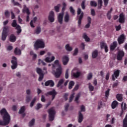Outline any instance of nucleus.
Segmentation results:
<instances>
[{"label": "nucleus", "instance_id": "nucleus-1", "mask_svg": "<svg viewBox=\"0 0 127 127\" xmlns=\"http://www.w3.org/2000/svg\"><path fill=\"white\" fill-rule=\"evenodd\" d=\"M0 114L2 117L4 122L0 121V126H7L10 122V116H9L6 110L4 108H3L0 111Z\"/></svg>", "mask_w": 127, "mask_h": 127}, {"label": "nucleus", "instance_id": "nucleus-2", "mask_svg": "<svg viewBox=\"0 0 127 127\" xmlns=\"http://www.w3.org/2000/svg\"><path fill=\"white\" fill-rule=\"evenodd\" d=\"M56 66L58 67V68L56 69V71H55L54 75L56 78H59L62 73V67L61 66V64H60L59 60H56L54 62V64H53L52 69H55Z\"/></svg>", "mask_w": 127, "mask_h": 127}, {"label": "nucleus", "instance_id": "nucleus-3", "mask_svg": "<svg viewBox=\"0 0 127 127\" xmlns=\"http://www.w3.org/2000/svg\"><path fill=\"white\" fill-rule=\"evenodd\" d=\"M71 75L73 78H79L81 76V71L79 68L75 67L72 70Z\"/></svg>", "mask_w": 127, "mask_h": 127}, {"label": "nucleus", "instance_id": "nucleus-4", "mask_svg": "<svg viewBox=\"0 0 127 127\" xmlns=\"http://www.w3.org/2000/svg\"><path fill=\"white\" fill-rule=\"evenodd\" d=\"M36 49H38V48H44L45 47V44L42 40H38L36 41L34 45Z\"/></svg>", "mask_w": 127, "mask_h": 127}, {"label": "nucleus", "instance_id": "nucleus-5", "mask_svg": "<svg viewBox=\"0 0 127 127\" xmlns=\"http://www.w3.org/2000/svg\"><path fill=\"white\" fill-rule=\"evenodd\" d=\"M49 118L51 122L54 120V116H55V109L54 108H52L48 110Z\"/></svg>", "mask_w": 127, "mask_h": 127}, {"label": "nucleus", "instance_id": "nucleus-6", "mask_svg": "<svg viewBox=\"0 0 127 127\" xmlns=\"http://www.w3.org/2000/svg\"><path fill=\"white\" fill-rule=\"evenodd\" d=\"M78 21V24L79 27H81V22L82 21V18H83V16H84V13L82 11V10L80 8H78L77 9V15L79 16Z\"/></svg>", "mask_w": 127, "mask_h": 127}, {"label": "nucleus", "instance_id": "nucleus-7", "mask_svg": "<svg viewBox=\"0 0 127 127\" xmlns=\"http://www.w3.org/2000/svg\"><path fill=\"white\" fill-rule=\"evenodd\" d=\"M9 27L8 26H4L3 29V32L2 33L1 39L3 41H4L6 39V36H7V32H8V29Z\"/></svg>", "mask_w": 127, "mask_h": 127}, {"label": "nucleus", "instance_id": "nucleus-8", "mask_svg": "<svg viewBox=\"0 0 127 127\" xmlns=\"http://www.w3.org/2000/svg\"><path fill=\"white\" fill-rule=\"evenodd\" d=\"M11 26L12 27H15V29L17 30V33L19 34L21 32V28L20 27V26L17 24L15 20H13V22L11 23Z\"/></svg>", "mask_w": 127, "mask_h": 127}, {"label": "nucleus", "instance_id": "nucleus-9", "mask_svg": "<svg viewBox=\"0 0 127 127\" xmlns=\"http://www.w3.org/2000/svg\"><path fill=\"white\" fill-rule=\"evenodd\" d=\"M36 70L37 73L39 75V77L38 79L39 81H42L44 77V72H43V71H42V69L39 67H37Z\"/></svg>", "mask_w": 127, "mask_h": 127}, {"label": "nucleus", "instance_id": "nucleus-10", "mask_svg": "<svg viewBox=\"0 0 127 127\" xmlns=\"http://www.w3.org/2000/svg\"><path fill=\"white\" fill-rule=\"evenodd\" d=\"M11 63L12 64L11 68L13 70H14V69H16V68L17 67V62L16 61V58L15 57H12Z\"/></svg>", "mask_w": 127, "mask_h": 127}, {"label": "nucleus", "instance_id": "nucleus-11", "mask_svg": "<svg viewBox=\"0 0 127 127\" xmlns=\"http://www.w3.org/2000/svg\"><path fill=\"white\" fill-rule=\"evenodd\" d=\"M56 95H57V93H56V91L54 89L46 94V96H52V101H53L55 99Z\"/></svg>", "mask_w": 127, "mask_h": 127}, {"label": "nucleus", "instance_id": "nucleus-12", "mask_svg": "<svg viewBox=\"0 0 127 127\" xmlns=\"http://www.w3.org/2000/svg\"><path fill=\"white\" fill-rule=\"evenodd\" d=\"M125 56V52L123 51H120L118 53L117 60L121 61L123 60V57Z\"/></svg>", "mask_w": 127, "mask_h": 127}, {"label": "nucleus", "instance_id": "nucleus-13", "mask_svg": "<svg viewBox=\"0 0 127 127\" xmlns=\"http://www.w3.org/2000/svg\"><path fill=\"white\" fill-rule=\"evenodd\" d=\"M64 16V12H62V13H60L58 16V22L60 24H62L63 22V17Z\"/></svg>", "mask_w": 127, "mask_h": 127}, {"label": "nucleus", "instance_id": "nucleus-14", "mask_svg": "<svg viewBox=\"0 0 127 127\" xmlns=\"http://www.w3.org/2000/svg\"><path fill=\"white\" fill-rule=\"evenodd\" d=\"M55 60V57L54 56L50 57H47L44 59V61L46 62L47 63H51V62H53V61Z\"/></svg>", "mask_w": 127, "mask_h": 127}, {"label": "nucleus", "instance_id": "nucleus-15", "mask_svg": "<svg viewBox=\"0 0 127 127\" xmlns=\"http://www.w3.org/2000/svg\"><path fill=\"white\" fill-rule=\"evenodd\" d=\"M54 12L51 11L49 15L48 19L50 22H54Z\"/></svg>", "mask_w": 127, "mask_h": 127}, {"label": "nucleus", "instance_id": "nucleus-16", "mask_svg": "<svg viewBox=\"0 0 127 127\" xmlns=\"http://www.w3.org/2000/svg\"><path fill=\"white\" fill-rule=\"evenodd\" d=\"M119 76H120V70L118 69L115 71L114 74L112 75V80L115 81V80H116V79H117Z\"/></svg>", "mask_w": 127, "mask_h": 127}, {"label": "nucleus", "instance_id": "nucleus-17", "mask_svg": "<svg viewBox=\"0 0 127 127\" xmlns=\"http://www.w3.org/2000/svg\"><path fill=\"white\" fill-rule=\"evenodd\" d=\"M62 61L64 65H67L69 62V57L67 56H64L63 57Z\"/></svg>", "mask_w": 127, "mask_h": 127}, {"label": "nucleus", "instance_id": "nucleus-18", "mask_svg": "<svg viewBox=\"0 0 127 127\" xmlns=\"http://www.w3.org/2000/svg\"><path fill=\"white\" fill-rule=\"evenodd\" d=\"M83 120H84V115L82 114L81 111L78 112V122L80 124L83 122Z\"/></svg>", "mask_w": 127, "mask_h": 127}, {"label": "nucleus", "instance_id": "nucleus-19", "mask_svg": "<svg viewBox=\"0 0 127 127\" xmlns=\"http://www.w3.org/2000/svg\"><path fill=\"white\" fill-rule=\"evenodd\" d=\"M100 46L102 49H105V52L106 53L108 52L109 51V50L108 49V46L107 45V44L104 43V42H101L100 43Z\"/></svg>", "mask_w": 127, "mask_h": 127}, {"label": "nucleus", "instance_id": "nucleus-20", "mask_svg": "<svg viewBox=\"0 0 127 127\" xmlns=\"http://www.w3.org/2000/svg\"><path fill=\"white\" fill-rule=\"evenodd\" d=\"M37 21V17H34L31 20L30 23V26L32 28H34V27H35L34 26V23H35Z\"/></svg>", "mask_w": 127, "mask_h": 127}, {"label": "nucleus", "instance_id": "nucleus-21", "mask_svg": "<svg viewBox=\"0 0 127 127\" xmlns=\"http://www.w3.org/2000/svg\"><path fill=\"white\" fill-rule=\"evenodd\" d=\"M118 40L120 44L124 43V41H125V35H124V34L121 35L120 37L118 38Z\"/></svg>", "mask_w": 127, "mask_h": 127}, {"label": "nucleus", "instance_id": "nucleus-22", "mask_svg": "<svg viewBox=\"0 0 127 127\" xmlns=\"http://www.w3.org/2000/svg\"><path fill=\"white\" fill-rule=\"evenodd\" d=\"M126 18L125 17V15L123 14H120L119 17V22L120 23H124L125 22V20Z\"/></svg>", "mask_w": 127, "mask_h": 127}, {"label": "nucleus", "instance_id": "nucleus-23", "mask_svg": "<svg viewBox=\"0 0 127 127\" xmlns=\"http://www.w3.org/2000/svg\"><path fill=\"white\" fill-rule=\"evenodd\" d=\"M45 86H50V87H54V82H53L52 80H49L45 82Z\"/></svg>", "mask_w": 127, "mask_h": 127}, {"label": "nucleus", "instance_id": "nucleus-24", "mask_svg": "<svg viewBox=\"0 0 127 127\" xmlns=\"http://www.w3.org/2000/svg\"><path fill=\"white\" fill-rule=\"evenodd\" d=\"M23 7L24 8L22 10L23 12V13L26 12L27 13V14H28V15H29V14H30V12L29 11V9H28V8L26 7V5H24Z\"/></svg>", "mask_w": 127, "mask_h": 127}, {"label": "nucleus", "instance_id": "nucleus-25", "mask_svg": "<svg viewBox=\"0 0 127 127\" xmlns=\"http://www.w3.org/2000/svg\"><path fill=\"white\" fill-rule=\"evenodd\" d=\"M117 45H118V43H117V42H114L110 45V50H114L116 48V47H117Z\"/></svg>", "mask_w": 127, "mask_h": 127}, {"label": "nucleus", "instance_id": "nucleus-26", "mask_svg": "<svg viewBox=\"0 0 127 127\" xmlns=\"http://www.w3.org/2000/svg\"><path fill=\"white\" fill-rule=\"evenodd\" d=\"M70 19V17L69 16V14L66 13L64 16V22H69V20Z\"/></svg>", "mask_w": 127, "mask_h": 127}, {"label": "nucleus", "instance_id": "nucleus-27", "mask_svg": "<svg viewBox=\"0 0 127 127\" xmlns=\"http://www.w3.org/2000/svg\"><path fill=\"white\" fill-rule=\"evenodd\" d=\"M9 40L11 42H15L16 37L14 35H11L9 37Z\"/></svg>", "mask_w": 127, "mask_h": 127}, {"label": "nucleus", "instance_id": "nucleus-28", "mask_svg": "<svg viewBox=\"0 0 127 127\" xmlns=\"http://www.w3.org/2000/svg\"><path fill=\"white\" fill-rule=\"evenodd\" d=\"M14 53L16 55H20L21 54V51L19 49L16 48L14 50Z\"/></svg>", "mask_w": 127, "mask_h": 127}, {"label": "nucleus", "instance_id": "nucleus-29", "mask_svg": "<svg viewBox=\"0 0 127 127\" xmlns=\"http://www.w3.org/2000/svg\"><path fill=\"white\" fill-rule=\"evenodd\" d=\"M65 49L66 51H68L69 52L73 50V48H71V47L70 46V45L68 44L65 45Z\"/></svg>", "mask_w": 127, "mask_h": 127}, {"label": "nucleus", "instance_id": "nucleus-30", "mask_svg": "<svg viewBox=\"0 0 127 127\" xmlns=\"http://www.w3.org/2000/svg\"><path fill=\"white\" fill-rule=\"evenodd\" d=\"M118 105H119V103L117 102V101H113L112 104V109H116V108H117V107H118Z\"/></svg>", "mask_w": 127, "mask_h": 127}, {"label": "nucleus", "instance_id": "nucleus-31", "mask_svg": "<svg viewBox=\"0 0 127 127\" xmlns=\"http://www.w3.org/2000/svg\"><path fill=\"white\" fill-rule=\"evenodd\" d=\"M40 32H41V28L40 27H38L34 31V34H39Z\"/></svg>", "mask_w": 127, "mask_h": 127}, {"label": "nucleus", "instance_id": "nucleus-32", "mask_svg": "<svg viewBox=\"0 0 127 127\" xmlns=\"http://www.w3.org/2000/svg\"><path fill=\"white\" fill-rule=\"evenodd\" d=\"M41 63L42 64V65L43 66H46V65H47L46 63H45L44 61H43V60H42L41 59H39L38 65H40Z\"/></svg>", "mask_w": 127, "mask_h": 127}, {"label": "nucleus", "instance_id": "nucleus-33", "mask_svg": "<svg viewBox=\"0 0 127 127\" xmlns=\"http://www.w3.org/2000/svg\"><path fill=\"white\" fill-rule=\"evenodd\" d=\"M116 98H117L118 101H119L120 102H122V101H123V95L122 94H117Z\"/></svg>", "mask_w": 127, "mask_h": 127}, {"label": "nucleus", "instance_id": "nucleus-34", "mask_svg": "<svg viewBox=\"0 0 127 127\" xmlns=\"http://www.w3.org/2000/svg\"><path fill=\"white\" fill-rule=\"evenodd\" d=\"M74 85H75V83L74 82V81H70L69 83L68 89H69V90H71V89L73 88V86H74Z\"/></svg>", "mask_w": 127, "mask_h": 127}, {"label": "nucleus", "instance_id": "nucleus-35", "mask_svg": "<svg viewBox=\"0 0 127 127\" xmlns=\"http://www.w3.org/2000/svg\"><path fill=\"white\" fill-rule=\"evenodd\" d=\"M25 111V106H22L19 111V114H23Z\"/></svg>", "mask_w": 127, "mask_h": 127}, {"label": "nucleus", "instance_id": "nucleus-36", "mask_svg": "<svg viewBox=\"0 0 127 127\" xmlns=\"http://www.w3.org/2000/svg\"><path fill=\"white\" fill-rule=\"evenodd\" d=\"M83 38H84V39H85V41L86 42H89L90 41V38L89 37H88V36L87 35V34H83Z\"/></svg>", "mask_w": 127, "mask_h": 127}, {"label": "nucleus", "instance_id": "nucleus-37", "mask_svg": "<svg viewBox=\"0 0 127 127\" xmlns=\"http://www.w3.org/2000/svg\"><path fill=\"white\" fill-rule=\"evenodd\" d=\"M98 56V51L95 50L92 53V58H96Z\"/></svg>", "mask_w": 127, "mask_h": 127}, {"label": "nucleus", "instance_id": "nucleus-38", "mask_svg": "<svg viewBox=\"0 0 127 127\" xmlns=\"http://www.w3.org/2000/svg\"><path fill=\"white\" fill-rule=\"evenodd\" d=\"M80 96L81 93H78L77 95H76L74 100L76 103H79V99L80 98Z\"/></svg>", "mask_w": 127, "mask_h": 127}, {"label": "nucleus", "instance_id": "nucleus-39", "mask_svg": "<svg viewBox=\"0 0 127 127\" xmlns=\"http://www.w3.org/2000/svg\"><path fill=\"white\" fill-rule=\"evenodd\" d=\"M37 97H36L33 99V100L32 101L30 105V107H31V108H32V107H33V105H34V103H35V101L37 100Z\"/></svg>", "mask_w": 127, "mask_h": 127}, {"label": "nucleus", "instance_id": "nucleus-40", "mask_svg": "<svg viewBox=\"0 0 127 127\" xmlns=\"http://www.w3.org/2000/svg\"><path fill=\"white\" fill-rule=\"evenodd\" d=\"M30 55H31L32 56H33V59H35L37 57V55L34 54V53H33V51H31L30 52Z\"/></svg>", "mask_w": 127, "mask_h": 127}, {"label": "nucleus", "instance_id": "nucleus-41", "mask_svg": "<svg viewBox=\"0 0 127 127\" xmlns=\"http://www.w3.org/2000/svg\"><path fill=\"white\" fill-rule=\"evenodd\" d=\"M61 7V5L60 4H58L57 6H55V10L57 12H59V9Z\"/></svg>", "mask_w": 127, "mask_h": 127}, {"label": "nucleus", "instance_id": "nucleus-42", "mask_svg": "<svg viewBox=\"0 0 127 127\" xmlns=\"http://www.w3.org/2000/svg\"><path fill=\"white\" fill-rule=\"evenodd\" d=\"M35 123V120L34 119H32L29 123V127H32V126L34 125Z\"/></svg>", "mask_w": 127, "mask_h": 127}, {"label": "nucleus", "instance_id": "nucleus-43", "mask_svg": "<svg viewBox=\"0 0 127 127\" xmlns=\"http://www.w3.org/2000/svg\"><path fill=\"white\" fill-rule=\"evenodd\" d=\"M121 106H122V111H125L127 109V104L124 102L122 103Z\"/></svg>", "mask_w": 127, "mask_h": 127}, {"label": "nucleus", "instance_id": "nucleus-44", "mask_svg": "<svg viewBox=\"0 0 127 127\" xmlns=\"http://www.w3.org/2000/svg\"><path fill=\"white\" fill-rule=\"evenodd\" d=\"M112 11H113V8H111L107 13V17L108 19H111V13H112Z\"/></svg>", "mask_w": 127, "mask_h": 127}, {"label": "nucleus", "instance_id": "nucleus-45", "mask_svg": "<svg viewBox=\"0 0 127 127\" xmlns=\"http://www.w3.org/2000/svg\"><path fill=\"white\" fill-rule=\"evenodd\" d=\"M70 11L72 15H75V10L73 8V7L70 6L69 7Z\"/></svg>", "mask_w": 127, "mask_h": 127}, {"label": "nucleus", "instance_id": "nucleus-46", "mask_svg": "<svg viewBox=\"0 0 127 127\" xmlns=\"http://www.w3.org/2000/svg\"><path fill=\"white\" fill-rule=\"evenodd\" d=\"M98 8H101L103 4V0H98Z\"/></svg>", "mask_w": 127, "mask_h": 127}, {"label": "nucleus", "instance_id": "nucleus-47", "mask_svg": "<svg viewBox=\"0 0 127 127\" xmlns=\"http://www.w3.org/2000/svg\"><path fill=\"white\" fill-rule=\"evenodd\" d=\"M63 83H64V80L63 79L60 80L57 85V86L59 87V86H61L62 84H63Z\"/></svg>", "mask_w": 127, "mask_h": 127}, {"label": "nucleus", "instance_id": "nucleus-48", "mask_svg": "<svg viewBox=\"0 0 127 127\" xmlns=\"http://www.w3.org/2000/svg\"><path fill=\"white\" fill-rule=\"evenodd\" d=\"M88 85L89 91H90L91 92H93V91H94V86H93V85H92L91 83H89Z\"/></svg>", "mask_w": 127, "mask_h": 127}, {"label": "nucleus", "instance_id": "nucleus-49", "mask_svg": "<svg viewBox=\"0 0 127 127\" xmlns=\"http://www.w3.org/2000/svg\"><path fill=\"white\" fill-rule=\"evenodd\" d=\"M90 5L91 6H97V2L95 1H91Z\"/></svg>", "mask_w": 127, "mask_h": 127}, {"label": "nucleus", "instance_id": "nucleus-50", "mask_svg": "<svg viewBox=\"0 0 127 127\" xmlns=\"http://www.w3.org/2000/svg\"><path fill=\"white\" fill-rule=\"evenodd\" d=\"M69 69H67L66 71H65V79H68V78L69 77Z\"/></svg>", "mask_w": 127, "mask_h": 127}, {"label": "nucleus", "instance_id": "nucleus-51", "mask_svg": "<svg viewBox=\"0 0 127 127\" xmlns=\"http://www.w3.org/2000/svg\"><path fill=\"white\" fill-rule=\"evenodd\" d=\"M42 108V104L40 103H38L37 104V107L36 108V110H39V109H41Z\"/></svg>", "mask_w": 127, "mask_h": 127}, {"label": "nucleus", "instance_id": "nucleus-52", "mask_svg": "<svg viewBox=\"0 0 127 127\" xmlns=\"http://www.w3.org/2000/svg\"><path fill=\"white\" fill-rule=\"evenodd\" d=\"M74 95H75L74 93H72L71 95H70V97L69 98V103H71V102L72 101H73V99L74 98Z\"/></svg>", "mask_w": 127, "mask_h": 127}, {"label": "nucleus", "instance_id": "nucleus-53", "mask_svg": "<svg viewBox=\"0 0 127 127\" xmlns=\"http://www.w3.org/2000/svg\"><path fill=\"white\" fill-rule=\"evenodd\" d=\"M78 48L75 49V50L74 51V53L73 54V56H76V55H77V54H78Z\"/></svg>", "mask_w": 127, "mask_h": 127}, {"label": "nucleus", "instance_id": "nucleus-54", "mask_svg": "<svg viewBox=\"0 0 127 127\" xmlns=\"http://www.w3.org/2000/svg\"><path fill=\"white\" fill-rule=\"evenodd\" d=\"M11 2L13 3L14 5H17V6L20 5L19 3L14 1V0H11Z\"/></svg>", "mask_w": 127, "mask_h": 127}, {"label": "nucleus", "instance_id": "nucleus-55", "mask_svg": "<svg viewBox=\"0 0 127 127\" xmlns=\"http://www.w3.org/2000/svg\"><path fill=\"white\" fill-rule=\"evenodd\" d=\"M93 77V74L92 73H89L87 76V79L88 80H91V78H92Z\"/></svg>", "mask_w": 127, "mask_h": 127}, {"label": "nucleus", "instance_id": "nucleus-56", "mask_svg": "<svg viewBox=\"0 0 127 127\" xmlns=\"http://www.w3.org/2000/svg\"><path fill=\"white\" fill-rule=\"evenodd\" d=\"M30 100H31V97H30V96H26V102L27 103H29V102H30Z\"/></svg>", "mask_w": 127, "mask_h": 127}, {"label": "nucleus", "instance_id": "nucleus-57", "mask_svg": "<svg viewBox=\"0 0 127 127\" xmlns=\"http://www.w3.org/2000/svg\"><path fill=\"white\" fill-rule=\"evenodd\" d=\"M86 1V0H84L82 1L81 3V7L82 9H85V2Z\"/></svg>", "mask_w": 127, "mask_h": 127}, {"label": "nucleus", "instance_id": "nucleus-58", "mask_svg": "<svg viewBox=\"0 0 127 127\" xmlns=\"http://www.w3.org/2000/svg\"><path fill=\"white\" fill-rule=\"evenodd\" d=\"M110 94V90H108L105 92V96L106 98H108L109 97V95Z\"/></svg>", "mask_w": 127, "mask_h": 127}, {"label": "nucleus", "instance_id": "nucleus-59", "mask_svg": "<svg viewBox=\"0 0 127 127\" xmlns=\"http://www.w3.org/2000/svg\"><path fill=\"white\" fill-rule=\"evenodd\" d=\"M68 108H69V104H66L64 106V110L66 112L68 111Z\"/></svg>", "mask_w": 127, "mask_h": 127}, {"label": "nucleus", "instance_id": "nucleus-60", "mask_svg": "<svg viewBox=\"0 0 127 127\" xmlns=\"http://www.w3.org/2000/svg\"><path fill=\"white\" fill-rule=\"evenodd\" d=\"M41 101L43 102H45V101H46V100L45 99V96H44V95H42Z\"/></svg>", "mask_w": 127, "mask_h": 127}, {"label": "nucleus", "instance_id": "nucleus-61", "mask_svg": "<svg viewBox=\"0 0 127 127\" xmlns=\"http://www.w3.org/2000/svg\"><path fill=\"white\" fill-rule=\"evenodd\" d=\"M123 127H127V121L126 120L123 121Z\"/></svg>", "mask_w": 127, "mask_h": 127}, {"label": "nucleus", "instance_id": "nucleus-62", "mask_svg": "<svg viewBox=\"0 0 127 127\" xmlns=\"http://www.w3.org/2000/svg\"><path fill=\"white\" fill-rule=\"evenodd\" d=\"M80 110L81 112H85V111H86V110L85 109V106H84L83 105L81 106L80 107Z\"/></svg>", "mask_w": 127, "mask_h": 127}, {"label": "nucleus", "instance_id": "nucleus-63", "mask_svg": "<svg viewBox=\"0 0 127 127\" xmlns=\"http://www.w3.org/2000/svg\"><path fill=\"white\" fill-rule=\"evenodd\" d=\"M80 48H81V49H82L83 50V49H85V44H84L83 43H82L80 45Z\"/></svg>", "mask_w": 127, "mask_h": 127}, {"label": "nucleus", "instance_id": "nucleus-64", "mask_svg": "<svg viewBox=\"0 0 127 127\" xmlns=\"http://www.w3.org/2000/svg\"><path fill=\"white\" fill-rule=\"evenodd\" d=\"M104 3L105 6H107L108 3H109V0H104Z\"/></svg>", "mask_w": 127, "mask_h": 127}]
</instances>
